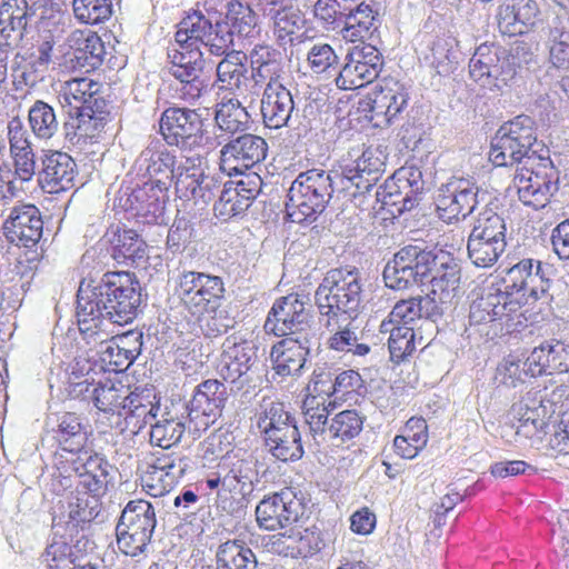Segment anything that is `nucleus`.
Here are the masks:
<instances>
[{"mask_svg": "<svg viewBox=\"0 0 569 569\" xmlns=\"http://www.w3.org/2000/svg\"><path fill=\"white\" fill-rule=\"evenodd\" d=\"M312 337H286L277 342L270 352L272 368L277 375L287 377L300 375L310 353Z\"/></svg>", "mask_w": 569, "mask_h": 569, "instance_id": "31", "label": "nucleus"}, {"mask_svg": "<svg viewBox=\"0 0 569 569\" xmlns=\"http://www.w3.org/2000/svg\"><path fill=\"white\" fill-rule=\"evenodd\" d=\"M385 166L382 152L368 148L357 160L338 170L339 182L345 186L346 197L355 207L365 210L368 197H371V191L385 172Z\"/></svg>", "mask_w": 569, "mask_h": 569, "instance_id": "15", "label": "nucleus"}, {"mask_svg": "<svg viewBox=\"0 0 569 569\" xmlns=\"http://www.w3.org/2000/svg\"><path fill=\"white\" fill-rule=\"evenodd\" d=\"M76 162L66 152L54 151L42 159L39 181L49 193H59L73 187Z\"/></svg>", "mask_w": 569, "mask_h": 569, "instance_id": "37", "label": "nucleus"}, {"mask_svg": "<svg viewBox=\"0 0 569 569\" xmlns=\"http://www.w3.org/2000/svg\"><path fill=\"white\" fill-rule=\"evenodd\" d=\"M382 67L383 58L376 47L368 43L355 46L347 53L336 83L343 90L362 88L378 78Z\"/></svg>", "mask_w": 569, "mask_h": 569, "instance_id": "23", "label": "nucleus"}, {"mask_svg": "<svg viewBox=\"0 0 569 569\" xmlns=\"http://www.w3.org/2000/svg\"><path fill=\"white\" fill-rule=\"evenodd\" d=\"M103 496H96L87 489L76 487L68 502V521L66 532L72 542L73 535L83 530L101 512Z\"/></svg>", "mask_w": 569, "mask_h": 569, "instance_id": "40", "label": "nucleus"}, {"mask_svg": "<svg viewBox=\"0 0 569 569\" xmlns=\"http://www.w3.org/2000/svg\"><path fill=\"white\" fill-rule=\"evenodd\" d=\"M47 426L59 448L74 458L87 448L88 435L80 417L73 412L49 416Z\"/></svg>", "mask_w": 569, "mask_h": 569, "instance_id": "32", "label": "nucleus"}, {"mask_svg": "<svg viewBox=\"0 0 569 569\" xmlns=\"http://www.w3.org/2000/svg\"><path fill=\"white\" fill-rule=\"evenodd\" d=\"M84 92L79 97L74 93L64 92L59 96V103L64 117L62 132L64 144L74 151H83L87 146L97 141L108 121L109 113L99 110L98 99Z\"/></svg>", "mask_w": 569, "mask_h": 569, "instance_id": "6", "label": "nucleus"}, {"mask_svg": "<svg viewBox=\"0 0 569 569\" xmlns=\"http://www.w3.org/2000/svg\"><path fill=\"white\" fill-rule=\"evenodd\" d=\"M4 236L17 247L32 248L42 237L43 221L33 204L16 206L3 223Z\"/></svg>", "mask_w": 569, "mask_h": 569, "instance_id": "29", "label": "nucleus"}, {"mask_svg": "<svg viewBox=\"0 0 569 569\" xmlns=\"http://www.w3.org/2000/svg\"><path fill=\"white\" fill-rule=\"evenodd\" d=\"M189 468V459L186 457L162 456L156 459V469H162L161 496L170 491Z\"/></svg>", "mask_w": 569, "mask_h": 569, "instance_id": "62", "label": "nucleus"}, {"mask_svg": "<svg viewBox=\"0 0 569 569\" xmlns=\"http://www.w3.org/2000/svg\"><path fill=\"white\" fill-rule=\"evenodd\" d=\"M311 323L309 297L301 293H289L273 302L264 327L278 337L307 336L313 338Z\"/></svg>", "mask_w": 569, "mask_h": 569, "instance_id": "16", "label": "nucleus"}, {"mask_svg": "<svg viewBox=\"0 0 569 569\" xmlns=\"http://www.w3.org/2000/svg\"><path fill=\"white\" fill-rule=\"evenodd\" d=\"M517 57L495 43H481L469 61V73L475 82L490 91H502L517 74Z\"/></svg>", "mask_w": 569, "mask_h": 569, "instance_id": "12", "label": "nucleus"}, {"mask_svg": "<svg viewBox=\"0 0 569 569\" xmlns=\"http://www.w3.org/2000/svg\"><path fill=\"white\" fill-rule=\"evenodd\" d=\"M217 305L213 308H208L206 311L198 312L199 328L202 335L207 338H217L228 332L233 328L234 320L229 316V312Z\"/></svg>", "mask_w": 569, "mask_h": 569, "instance_id": "58", "label": "nucleus"}, {"mask_svg": "<svg viewBox=\"0 0 569 569\" xmlns=\"http://www.w3.org/2000/svg\"><path fill=\"white\" fill-rule=\"evenodd\" d=\"M251 64V79L254 86L270 88L271 84L283 86L281 78L284 73L282 54L279 50L257 44L249 54Z\"/></svg>", "mask_w": 569, "mask_h": 569, "instance_id": "39", "label": "nucleus"}, {"mask_svg": "<svg viewBox=\"0 0 569 569\" xmlns=\"http://www.w3.org/2000/svg\"><path fill=\"white\" fill-rule=\"evenodd\" d=\"M92 367L88 360H79L72 367L68 395L73 399L94 402L97 381L90 377Z\"/></svg>", "mask_w": 569, "mask_h": 569, "instance_id": "56", "label": "nucleus"}, {"mask_svg": "<svg viewBox=\"0 0 569 569\" xmlns=\"http://www.w3.org/2000/svg\"><path fill=\"white\" fill-rule=\"evenodd\" d=\"M537 13L535 0H506L499 10V29L508 36L527 33Z\"/></svg>", "mask_w": 569, "mask_h": 569, "instance_id": "41", "label": "nucleus"}, {"mask_svg": "<svg viewBox=\"0 0 569 569\" xmlns=\"http://www.w3.org/2000/svg\"><path fill=\"white\" fill-rule=\"evenodd\" d=\"M549 60L559 69H569V14H556L547 23Z\"/></svg>", "mask_w": 569, "mask_h": 569, "instance_id": "45", "label": "nucleus"}, {"mask_svg": "<svg viewBox=\"0 0 569 569\" xmlns=\"http://www.w3.org/2000/svg\"><path fill=\"white\" fill-rule=\"evenodd\" d=\"M548 148L538 141L535 121L529 116H518L505 122L491 140L490 161L497 167L525 163Z\"/></svg>", "mask_w": 569, "mask_h": 569, "instance_id": "7", "label": "nucleus"}, {"mask_svg": "<svg viewBox=\"0 0 569 569\" xmlns=\"http://www.w3.org/2000/svg\"><path fill=\"white\" fill-rule=\"evenodd\" d=\"M216 567L217 569H259V563L244 541L234 539L218 547Z\"/></svg>", "mask_w": 569, "mask_h": 569, "instance_id": "49", "label": "nucleus"}, {"mask_svg": "<svg viewBox=\"0 0 569 569\" xmlns=\"http://www.w3.org/2000/svg\"><path fill=\"white\" fill-rule=\"evenodd\" d=\"M531 377L550 376L569 370V343L558 339L542 341L527 357Z\"/></svg>", "mask_w": 569, "mask_h": 569, "instance_id": "33", "label": "nucleus"}, {"mask_svg": "<svg viewBox=\"0 0 569 569\" xmlns=\"http://www.w3.org/2000/svg\"><path fill=\"white\" fill-rule=\"evenodd\" d=\"M428 244L415 242L401 247L393 253L382 271V279L387 288L392 290H407L425 283V267L428 264Z\"/></svg>", "mask_w": 569, "mask_h": 569, "instance_id": "19", "label": "nucleus"}, {"mask_svg": "<svg viewBox=\"0 0 569 569\" xmlns=\"http://www.w3.org/2000/svg\"><path fill=\"white\" fill-rule=\"evenodd\" d=\"M166 191L159 190L154 183H143L126 192L120 203L138 223L158 224L163 221Z\"/></svg>", "mask_w": 569, "mask_h": 569, "instance_id": "28", "label": "nucleus"}, {"mask_svg": "<svg viewBox=\"0 0 569 569\" xmlns=\"http://www.w3.org/2000/svg\"><path fill=\"white\" fill-rule=\"evenodd\" d=\"M77 545L71 546L66 537L52 539V542L42 553V561L47 563L49 569H69L70 565L78 560Z\"/></svg>", "mask_w": 569, "mask_h": 569, "instance_id": "59", "label": "nucleus"}, {"mask_svg": "<svg viewBox=\"0 0 569 569\" xmlns=\"http://www.w3.org/2000/svg\"><path fill=\"white\" fill-rule=\"evenodd\" d=\"M223 182L219 176L206 174L193 164L178 171L176 191L181 199L210 202L221 191Z\"/></svg>", "mask_w": 569, "mask_h": 569, "instance_id": "35", "label": "nucleus"}, {"mask_svg": "<svg viewBox=\"0 0 569 569\" xmlns=\"http://www.w3.org/2000/svg\"><path fill=\"white\" fill-rule=\"evenodd\" d=\"M351 322H338L339 328H325L331 335L327 339L329 349L339 352H351L353 356L363 357L370 352V346L359 342L357 333L349 326Z\"/></svg>", "mask_w": 569, "mask_h": 569, "instance_id": "55", "label": "nucleus"}, {"mask_svg": "<svg viewBox=\"0 0 569 569\" xmlns=\"http://www.w3.org/2000/svg\"><path fill=\"white\" fill-rule=\"evenodd\" d=\"M319 323L339 328L338 322H351L366 307L361 272L356 267L330 269L315 292Z\"/></svg>", "mask_w": 569, "mask_h": 569, "instance_id": "3", "label": "nucleus"}, {"mask_svg": "<svg viewBox=\"0 0 569 569\" xmlns=\"http://www.w3.org/2000/svg\"><path fill=\"white\" fill-rule=\"evenodd\" d=\"M157 525L154 507L147 500H130L116 526L117 543L127 556L142 553L151 542Z\"/></svg>", "mask_w": 569, "mask_h": 569, "instance_id": "14", "label": "nucleus"}, {"mask_svg": "<svg viewBox=\"0 0 569 569\" xmlns=\"http://www.w3.org/2000/svg\"><path fill=\"white\" fill-rule=\"evenodd\" d=\"M338 170L310 169L300 172L291 183L286 204L292 222H313L326 210L333 192L343 193Z\"/></svg>", "mask_w": 569, "mask_h": 569, "instance_id": "5", "label": "nucleus"}, {"mask_svg": "<svg viewBox=\"0 0 569 569\" xmlns=\"http://www.w3.org/2000/svg\"><path fill=\"white\" fill-rule=\"evenodd\" d=\"M218 467L227 480L228 491L237 490L243 498L249 496L259 482L258 460L241 450L223 455Z\"/></svg>", "mask_w": 569, "mask_h": 569, "instance_id": "30", "label": "nucleus"}, {"mask_svg": "<svg viewBox=\"0 0 569 569\" xmlns=\"http://www.w3.org/2000/svg\"><path fill=\"white\" fill-rule=\"evenodd\" d=\"M66 462L79 478L78 488L96 496H104L113 482L116 468L97 452L86 449L74 458H66Z\"/></svg>", "mask_w": 569, "mask_h": 569, "instance_id": "26", "label": "nucleus"}, {"mask_svg": "<svg viewBox=\"0 0 569 569\" xmlns=\"http://www.w3.org/2000/svg\"><path fill=\"white\" fill-rule=\"evenodd\" d=\"M488 193L473 179L452 177L438 190L436 208L446 222L466 219L486 201Z\"/></svg>", "mask_w": 569, "mask_h": 569, "instance_id": "18", "label": "nucleus"}, {"mask_svg": "<svg viewBox=\"0 0 569 569\" xmlns=\"http://www.w3.org/2000/svg\"><path fill=\"white\" fill-rule=\"evenodd\" d=\"M261 188L262 179L256 172L224 181L219 199L213 206L214 214L223 221L243 214L258 197Z\"/></svg>", "mask_w": 569, "mask_h": 569, "instance_id": "24", "label": "nucleus"}, {"mask_svg": "<svg viewBox=\"0 0 569 569\" xmlns=\"http://www.w3.org/2000/svg\"><path fill=\"white\" fill-rule=\"evenodd\" d=\"M363 427V418L357 410H343L337 413L328 426L329 439L345 442L357 437Z\"/></svg>", "mask_w": 569, "mask_h": 569, "instance_id": "57", "label": "nucleus"}, {"mask_svg": "<svg viewBox=\"0 0 569 569\" xmlns=\"http://www.w3.org/2000/svg\"><path fill=\"white\" fill-rule=\"evenodd\" d=\"M110 242L111 257L119 264L139 267L147 259V243L136 230L118 229Z\"/></svg>", "mask_w": 569, "mask_h": 569, "instance_id": "44", "label": "nucleus"}, {"mask_svg": "<svg viewBox=\"0 0 569 569\" xmlns=\"http://www.w3.org/2000/svg\"><path fill=\"white\" fill-rule=\"evenodd\" d=\"M268 143L259 136L244 133L230 140L220 150V169L228 176L246 174L244 171L263 161Z\"/></svg>", "mask_w": 569, "mask_h": 569, "instance_id": "25", "label": "nucleus"}, {"mask_svg": "<svg viewBox=\"0 0 569 569\" xmlns=\"http://www.w3.org/2000/svg\"><path fill=\"white\" fill-rule=\"evenodd\" d=\"M556 276L552 264L526 258L506 270L503 290L517 302V312L535 315L540 320L553 315L551 288Z\"/></svg>", "mask_w": 569, "mask_h": 569, "instance_id": "4", "label": "nucleus"}, {"mask_svg": "<svg viewBox=\"0 0 569 569\" xmlns=\"http://www.w3.org/2000/svg\"><path fill=\"white\" fill-rule=\"evenodd\" d=\"M28 120L32 133L41 140H49L59 132L60 122L56 110L43 100H36L30 107Z\"/></svg>", "mask_w": 569, "mask_h": 569, "instance_id": "52", "label": "nucleus"}, {"mask_svg": "<svg viewBox=\"0 0 569 569\" xmlns=\"http://www.w3.org/2000/svg\"><path fill=\"white\" fill-rule=\"evenodd\" d=\"M218 11L206 2V13L194 11L190 27L209 44V52L221 57L234 44V37L251 38L259 33L258 14L248 0H221Z\"/></svg>", "mask_w": 569, "mask_h": 569, "instance_id": "2", "label": "nucleus"}, {"mask_svg": "<svg viewBox=\"0 0 569 569\" xmlns=\"http://www.w3.org/2000/svg\"><path fill=\"white\" fill-rule=\"evenodd\" d=\"M409 88L393 79H385L366 98L359 100L358 110L369 112L377 127L390 126L408 108Z\"/></svg>", "mask_w": 569, "mask_h": 569, "instance_id": "20", "label": "nucleus"}, {"mask_svg": "<svg viewBox=\"0 0 569 569\" xmlns=\"http://www.w3.org/2000/svg\"><path fill=\"white\" fill-rule=\"evenodd\" d=\"M73 12L77 19L88 24H98L112 14L111 0H73Z\"/></svg>", "mask_w": 569, "mask_h": 569, "instance_id": "61", "label": "nucleus"}, {"mask_svg": "<svg viewBox=\"0 0 569 569\" xmlns=\"http://www.w3.org/2000/svg\"><path fill=\"white\" fill-rule=\"evenodd\" d=\"M313 16L327 29H339L351 42L370 37L378 29L377 17L361 0H317Z\"/></svg>", "mask_w": 569, "mask_h": 569, "instance_id": "8", "label": "nucleus"}, {"mask_svg": "<svg viewBox=\"0 0 569 569\" xmlns=\"http://www.w3.org/2000/svg\"><path fill=\"white\" fill-rule=\"evenodd\" d=\"M190 426V417L183 419H166L151 425L150 439L161 448H170L181 441L187 433L191 440L198 439L203 431L197 435L188 427Z\"/></svg>", "mask_w": 569, "mask_h": 569, "instance_id": "51", "label": "nucleus"}, {"mask_svg": "<svg viewBox=\"0 0 569 569\" xmlns=\"http://www.w3.org/2000/svg\"><path fill=\"white\" fill-rule=\"evenodd\" d=\"M250 114L237 98L222 100L216 104L214 122L219 130L233 136L249 128Z\"/></svg>", "mask_w": 569, "mask_h": 569, "instance_id": "50", "label": "nucleus"}, {"mask_svg": "<svg viewBox=\"0 0 569 569\" xmlns=\"http://www.w3.org/2000/svg\"><path fill=\"white\" fill-rule=\"evenodd\" d=\"M208 118L200 109L169 106L159 119L160 134L166 143L180 151H193L209 140Z\"/></svg>", "mask_w": 569, "mask_h": 569, "instance_id": "9", "label": "nucleus"}, {"mask_svg": "<svg viewBox=\"0 0 569 569\" xmlns=\"http://www.w3.org/2000/svg\"><path fill=\"white\" fill-rule=\"evenodd\" d=\"M177 157L160 140H154L140 153L137 162L140 170L149 176L146 183H154L159 190H168L172 182L176 183L178 171H184L191 159L188 158L184 164L176 167Z\"/></svg>", "mask_w": 569, "mask_h": 569, "instance_id": "27", "label": "nucleus"}, {"mask_svg": "<svg viewBox=\"0 0 569 569\" xmlns=\"http://www.w3.org/2000/svg\"><path fill=\"white\" fill-rule=\"evenodd\" d=\"M227 400V387L220 380L207 379L199 383L186 407L190 417L188 428L196 435L198 431H206L221 416Z\"/></svg>", "mask_w": 569, "mask_h": 569, "instance_id": "22", "label": "nucleus"}, {"mask_svg": "<svg viewBox=\"0 0 569 569\" xmlns=\"http://www.w3.org/2000/svg\"><path fill=\"white\" fill-rule=\"evenodd\" d=\"M140 307L141 287L129 272H106L79 283L76 315L81 332H98L103 320L118 326L131 323Z\"/></svg>", "mask_w": 569, "mask_h": 569, "instance_id": "1", "label": "nucleus"}, {"mask_svg": "<svg viewBox=\"0 0 569 569\" xmlns=\"http://www.w3.org/2000/svg\"><path fill=\"white\" fill-rule=\"evenodd\" d=\"M505 219L491 208L481 211L467 241L468 258L478 268H491L507 247Z\"/></svg>", "mask_w": 569, "mask_h": 569, "instance_id": "13", "label": "nucleus"}, {"mask_svg": "<svg viewBox=\"0 0 569 569\" xmlns=\"http://www.w3.org/2000/svg\"><path fill=\"white\" fill-rule=\"evenodd\" d=\"M34 14V6H30L27 0H1L0 34L9 39L12 32H19L22 37L29 19Z\"/></svg>", "mask_w": 569, "mask_h": 569, "instance_id": "48", "label": "nucleus"}, {"mask_svg": "<svg viewBox=\"0 0 569 569\" xmlns=\"http://www.w3.org/2000/svg\"><path fill=\"white\" fill-rule=\"evenodd\" d=\"M512 415L518 420L516 433L526 439L537 437L546 425L539 408H530L522 402L512 406Z\"/></svg>", "mask_w": 569, "mask_h": 569, "instance_id": "60", "label": "nucleus"}, {"mask_svg": "<svg viewBox=\"0 0 569 569\" xmlns=\"http://www.w3.org/2000/svg\"><path fill=\"white\" fill-rule=\"evenodd\" d=\"M388 349L390 359L395 363H400L411 356L416 350L413 328L397 326L392 329L388 339Z\"/></svg>", "mask_w": 569, "mask_h": 569, "instance_id": "63", "label": "nucleus"}, {"mask_svg": "<svg viewBox=\"0 0 569 569\" xmlns=\"http://www.w3.org/2000/svg\"><path fill=\"white\" fill-rule=\"evenodd\" d=\"M517 313V302L509 300L508 291L499 288H489L488 292L475 300L469 310L470 325H481L512 319Z\"/></svg>", "mask_w": 569, "mask_h": 569, "instance_id": "36", "label": "nucleus"}, {"mask_svg": "<svg viewBox=\"0 0 569 569\" xmlns=\"http://www.w3.org/2000/svg\"><path fill=\"white\" fill-rule=\"evenodd\" d=\"M223 59L217 64V83L220 90L237 93L247 79V56L231 48L224 52Z\"/></svg>", "mask_w": 569, "mask_h": 569, "instance_id": "47", "label": "nucleus"}, {"mask_svg": "<svg viewBox=\"0 0 569 569\" xmlns=\"http://www.w3.org/2000/svg\"><path fill=\"white\" fill-rule=\"evenodd\" d=\"M129 392L128 387L121 382L110 379L99 380L96 386L93 406L104 413L120 416Z\"/></svg>", "mask_w": 569, "mask_h": 569, "instance_id": "53", "label": "nucleus"}, {"mask_svg": "<svg viewBox=\"0 0 569 569\" xmlns=\"http://www.w3.org/2000/svg\"><path fill=\"white\" fill-rule=\"evenodd\" d=\"M224 293V282L219 276L193 270L177 276L176 295L191 315L221 305Z\"/></svg>", "mask_w": 569, "mask_h": 569, "instance_id": "17", "label": "nucleus"}, {"mask_svg": "<svg viewBox=\"0 0 569 569\" xmlns=\"http://www.w3.org/2000/svg\"><path fill=\"white\" fill-rule=\"evenodd\" d=\"M527 366V359L521 361L512 356L505 358L497 367L495 381L509 388H515L525 382L526 378H532Z\"/></svg>", "mask_w": 569, "mask_h": 569, "instance_id": "64", "label": "nucleus"}, {"mask_svg": "<svg viewBox=\"0 0 569 569\" xmlns=\"http://www.w3.org/2000/svg\"><path fill=\"white\" fill-rule=\"evenodd\" d=\"M258 347L252 340L229 336L221 346L216 370L233 392L248 393L253 387Z\"/></svg>", "mask_w": 569, "mask_h": 569, "instance_id": "11", "label": "nucleus"}, {"mask_svg": "<svg viewBox=\"0 0 569 569\" xmlns=\"http://www.w3.org/2000/svg\"><path fill=\"white\" fill-rule=\"evenodd\" d=\"M264 445L268 452L282 462L298 461L305 453L297 425L267 431Z\"/></svg>", "mask_w": 569, "mask_h": 569, "instance_id": "42", "label": "nucleus"}, {"mask_svg": "<svg viewBox=\"0 0 569 569\" xmlns=\"http://www.w3.org/2000/svg\"><path fill=\"white\" fill-rule=\"evenodd\" d=\"M262 121L270 129L288 127L295 111L293 97L284 86L264 88L260 100Z\"/></svg>", "mask_w": 569, "mask_h": 569, "instance_id": "38", "label": "nucleus"}, {"mask_svg": "<svg viewBox=\"0 0 569 569\" xmlns=\"http://www.w3.org/2000/svg\"><path fill=\"white\" fill-rule=\"evenodd\" d=\"M104 54V44L96 32H89L87 36L80 33L74 39L69 61L74 70L89 73L102 64Z\"/></svg>", "mask_w": 569, "mask_h": 569, "instance_id": "43", "label": "nucleus"}, {"mask_svg": "<svg viewBox=\"0 0 569 569\" xmlns=\"http://www.w3.org/2000/svg\"><path fill=\"white\" fill-rule=\"evenodd\" d=\"M149 390L130 391L122 405V411L119 417H122L127 427L132 426V432L136 433L141 430L146 425H153L152 420L157 416L159 406H156L151 399Z\"/></svg>", "mask_w": 569, "mask_h": 569, "instance_id": "46", "label": "nucleus"}, {"mask_svg": "<svg viewBox=\"0 0 569 569\" xmlns=\"http://www.w3.org/2000/svg\"><path fill=\"white\" fill-rule=\"evenodd\" d=\"M518 198L535 210L545 208L559 190V171L549 157V151H541L526 160L521 170L515 176Z\"/></svg>", "mask_w": 569, "mask_h": 569, "instance_id": "10", "label": "nucleus"}, {"mask_svg": "<svg viewBox=\"0 0 569 569\" xmlns=\"http://www.w3.org/2000/svg\"><path fill=\"white\" fill-rule=\"evenodd\" d=\"M191 14L180 23L174 34V44L168 48V72L174 79L189 78L191 74L203 73L206 60L198 43L209 49L207 41L191 31Z\"/></svg>", "mask_w": 569, "mask_h": 569, "instance_id": "21", "label": "nucleus"}, {"mask_svg": "<svg viewBox=\"0 0 569 569\" xmlns=\"http://www.w3.org/2000/svg\"><path fill=\"white\" fill-rule=\"evenodd\" d=\"M461 282V266L451 253L436 279L430 280L431 293L438 295L441 301H451L458 293Z\"/></svg>", "mask_w": 569, "mask_h": 569, "instance_id": "54", "label": "nucleus"}, {"mask_svg": "<svg viewBox=\"0 0 569 569\" xmlns=\"http://www.w3.org/2000/svg\"><path fill=\"white\" fill-rule=\"evenodd\" d=\"M261 11L273 22V32L281 42L293 43V34L305 27L306 19L293 0H261Z\"/></svg>", "mask_w": 569, "mask_h": 569, "instance_id": "34", "label": "nucleus"}]
</instances>
